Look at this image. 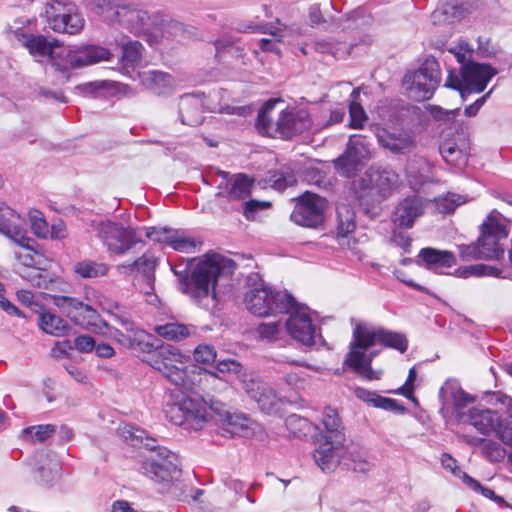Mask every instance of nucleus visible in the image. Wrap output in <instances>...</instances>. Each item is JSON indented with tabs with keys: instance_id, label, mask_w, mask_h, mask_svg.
I'll return each mask as SVG.
<instances>
[{
	"instance_id": "obj_48",
	"label": "nucleus",
	"mask_w": 512,
	"mask_h": 512,
	"mask_svg": "<svg viewBox=\"0 0 512 512\" xmlns=\"http://www.w3.org/2000/svg\"><path fill=\"white\" fill-rule=\"evenodd\" d=\"M434 201L438 212L448 214L463 204L465 202V198L459 194L447 193L435 198Z\"/></svg>"
},
{
	"instance_id": "obj_22",
	"label": "nucleus",
	"mask_w": 512,
	"mask_h": 512,
	"mask_svg": "<svg viewBox=\"0 0 512 512\" xmlns=\"http://www.w3.org/2000/svg\"><path fill=\"white\" fill-rule=\"evenodd\" d=\"M343 443H338L336 438L330 439L322 436L317 442L313 458L316 464L323 470H331L336 467L343 456Z\"/></svg>"
},
{
	"instance_id": "obj_40",
	"label": "nucleus",
	"mask_w": 512,
	"mask_h": 512,
	"mask_svg": "<svg viewBox=\"0 0 512 512\" xmlns=\"http://www.w3.org/2000/svg\"><path fill=\"white\" fill-rule=\"evenodd\" d=\"M39 315V327L45 333L60 337L68 332L69 325L60 316L46 312L45 309L41 310Z\"/></svg>"
},
{
	"instance_id": "obj_43",
	"label": "nucleus",
	"mask_w": 512,
	"mask_h": 512,
	"mask_svg": "<svg viewBox=\"0 0 512 512\" xmlns=\"http://www.w3.org/2000/svg\"><path fill=\"white\" fill-rule=\"evenodd\" d=\"M143 46L138 41L129 40L122 45L121 65L125 74L130 73V69L140 61L142 57Z\"/></svg>"
},
{
	"instance_id": "obj_53",
	"label": "nucleus",
	"mask_w": 512,
	"mask_h": 512,
	"mask_svg": "<svg viewBox=\"0 0 512 512\" xmlns=\"http://www.w3.org/2000/svg\"><path fill=\"white\" fill-rule=\"evenodd\" d=\"M260 338L270 342L279 341L284 335V330L279 322L261 323L257 327Z\"/></svg>"
},
{
	"instance_id": "obj_6",
	"label": "nucleus",
	"mask_w": 512,
	"mask_h": 512,
	"mask_svg": "<svg viewBox=\"0 0 512 512\" xmlns=\"http://www.w3.org/2000/svg\"><path fill=\"white\" fill-rule=\"evenodd\" d=\"M379 328L372 324L357 321L354 323V373L364 380H379L382 370H374L371 367L372 360L379 351L370 350L378 343Z\"/></svg>"
},
{
	"instance_id": "obj_51",
	"label": "nucleus",
	"mask_w": 512,
	"mask_h": 512,
	"mask_svg": "<svg viewBox=\"0 0 512 512\" xmlns=\"http://www.w3.org/2000/svg\"><path fill=\"white\" fill-rule=\"evenodd\" d=\"M481 453L490 462H501L506 456V450L498 442L491 439L483 441Z\"/></svg>"
},
{
	"instance_id": "obj_15",
	"label": "nucleus",
	"mask_w": 512,
	"mask_h": 512,
	"mask_svg": "<svg viewBox=\"0 0 512 512\" xmlns=\"http://www.w3.org/2000/svg\"><path fill=\"white\" fill-rule=\"evenodd\" d=\"M50 297L58 310L66 315L75 325L89 329L90 326L96 324L98 313L91 305L84 303L76 297L64 295H52Z\"/></svg>"
},
{
	"instance_id": "obj_18",
	"label": "nucleus",
	"mask_w": 512,
	"mask_h": 512,
	"mask_svg": "<svg viewBox=\"0 0 512 512\" xmlns=\"http://www.w3.org/2000/svg\"><path fill=\"white\" fill-rule=\"evenodd\" d=\"M0 233L6 235L20 247L31 251L33 239L27 236L20 215L0 201Z\"/></svg>"
},
{
	"instance_id": "obj_55",
	"label": "nucleus",
	"mask_w": 512,
	"mask_h": 512,
	"mask_svg": "<svg viewBox=\"0 0 512 512\" xmlns=\"http://www.w3.org/2000/svg\"><path fill=\"white\" fill-rule=\"evenodd\" d=\"M216 350L213 346L207 344L198 345L193 353L194 360L197 363L211 364L216 360Z\"/></svg>"
},
{
	"instance_id": "obj_59",
	"label": "nucleus",
	"mask_w": 512,
	"mask_h": 512,
	"mask_svg": "<svg viewBox=\"0 0 512 512\" xmlns=\"http://www.w3.org/2000/svg\"><path fill=\"white\" fill-rule=\"evenodd\" d=\"M416 376H417L416 369H415V367H412L409 370L408 377H407L404 385H402L401 387H399L397 389L389 390V391H387V393L403 395L406 398L415 401V397L413 395V389H414L413 382L415 381Z\"/></svg>"
},
{
	"instance_id": "obj_35",
	"label": "nucleus",
	"mask_w": 512,
	"mask_h": 512,
	"mask_svg": "<svg viewBox=\"0 0 512 512\" xmlns=\"http://www.w3.org/2000/svg\"><path fill=\"white\" fill-rule=\"evenodd\" d=\"M252 181L248 178L246 174L239 173L236 174L233 181L230 184V187L226 192L218 191L216 193V198L220 201L222 199L230 200H244L251 193Z\"/></svg>"
},
{
	"instance_id": "obj_10",
	"label": "nucleus",
	"mask_w": 512,
	"mask_h": 512,
	"mask_svg": "<svg viewBox=\"0 0 512 512\" xmlns=\"http://www.w3.org/2000/svg\"><path fill=\"white\" fill-rule=\"evenodd\" d=\"M496 74L497 71L492 66L470 61L461 66L459 74L449 71L444 86L458 91L464 97L467 93L484 91L488 82Z\"/></svg>"
},
{
	"instance_id": "obj_17",
	"label": "nucleus",
	"mask_w": 512,
	"mask_h": 512,
	"mask_svg": "<svg viewBox=\"0 0 512 512\" xmlns=\"http://www.w3.org/2000/svg\"><path fill=\"white\" fill-rule=\"evenodd\" d=\"M312 126L310 115L305 110H283L273 125L272 135L291 139L308 131Z\"/></svg>"
},
{
	"instance_id": "obj_37",
	"label": "nucleus",
	"mask_w": 512,
	"mask_h": 512,
	"mask_svg": "<svg viewBox=\"0 0 512 512\" xmlns=\"http://www.w3.org/2000/svg\"><path fill=\"white\" fill-rule=\"evenodd\" d=\"M18 39L23 43V46L33 57L38 58L37 61H41L42 58L49 57L55 44V41L49 42L42 35L21 34V38Z\"/></svg>"
},
{
	"instance_id": "obj_12",
	"label": "nucleus",
	"mask_w": 512,
	"mask_h": 512,
	"mask_svg": "<svg viewBox=\"0 0 512 512\" xmlns=\"http://www.w3.org/2000/svg\"><path fill=\"white\" fill-rule=\"evenodd\" d=\"M107 311L123 327L125 332L111 327L107 323H103L99 328L107 330V333H104V337L136 351L148 347L147 339H151V335L146 333L143 329L136 327L130 318L123 314L122 307L119 304L115 303L111 305Z\"/></svg>"
},
{
	"instance_id": "obj_30",
	"label": "nucleus",
	"mask_w": 512,
	"mask_h": 512,
	"mask_svg": "<svg viewBox=\"0 0 512 512\" xmlns=\"http://www.w3.org/2000/svg\"><path fill=\"white\" fill-rule=\"evenodd\" d=\"M203 100L195 94H185L179 101V116L182 124L198 126L203 122Z\"/></svg>"
},
{
	"instance_id": "obj_25",
	"label": "nucleus",
	"mask_w": 512,
	"mask_h": 512,
	"mask_svg": "<svg viewBox=\"0 0 512 512\" xmlns=\"http://www.w3.org/2000/svg\"><path fill=\"white\" fill-rule=\"evenodd\" d=\"M440 153L447 164L461 169L468 163L469 142L464 136L443 141L440 145Z\"/></svg>"
},
{
	"instance_id": "obj_50",
	"label": "nucleus",
	"mask_w": 512,
	"mask_h": 512,
	"mask_svg": "<svg viewBox=\"0 0 512 512\" xmlns=\"http://www.w3.org/2000/svg\"><path fill=\"white\" fill-rule=\"evenodd\" d=\"M370 158V144L365 141V138L354 134V172L359 164L366 163Z\"/></svg>"
},
{
	"instance_id": "obj_38",
	"label": "nucleus",
	"mask_w": 512,
	"mask_h": 512,
	"mask_svg": "<svg viewBox=\"0 0 512 512\" xmlns=\"http://www.w3.org/2000/svg\"><path fill=\"white\" fill-rule=\"evenodd\" d=\"M110 266L104 262L84 259L73 265V272L82 279L104 277L108 274Z\"/></svg>"
},
{
	"instance_id": "obj_52",
	"label": "nucleus",
	"mask_w": 512,
	"mask_h": 512,
	"mask_svg": "<svg viewBox=\"0 0 512 512\" xmlns=\"http://www.w3.org/2000/svg\"><path fill=\"white\" fill-rule=\"evenodd\" d=\"M164 413L167 420L172 424L187 428L186 416L184 408L181 406V400L173 403L167 402Z\"/></svg>"
},
{
	"instance_id": "obj_34",
	"label": "nucleus",
	"mask_w": 512,
	"mask_h": 512,
	"mask_svg": "<svg viewBox=\"0 0 512 512\" xmlns=\"http://www.w3.org/2000/svg\"><path fill=\"white\" fill-rule=\"evenodd\" d=\"M147 348L138 349L137 351L145 353L144 361L148 363L153 369L158 370L162 373V369H165L166 366H163L164 360H167V356H175L178 355V348L166 344L158 347H154L150 342V339H147Z\"/></svg>"
},
{
	"instance_id": "obj_63",
	"label": "nucleus",
	"mask_w": 512,
	"mask_h": 512,
	"mask_svg": "<svg viewBox=\"0 0 512 512\" xmlns=\"http://www.w3.org/2000/svg\"><path fill=\"white\" fill-rule=\"evenodd\" d=\"M16 295L19 302L30 307L36 313L39 314V312L44 309V307L35 300V296L31 291L24 289L18 290Z\"/></svg>"
},
{
	"instance_id": "obj_41",
	"label": "nucleus",
	"mask_w": 512,
	"mask_h": 512,
	"mask_svg": "<svg viewBox=\"0 0 512 512\" xmlns=\"http://www.w3.org/2000/svg\"><path fill=\"white\" fill-rule=\"evenodd\" d=\"M158 264L157 258L150 252H146L131 263L117 266V270L122 273L140 272L150 276Z\"/></svg>"
},
{
	"instance_id": "obj_13",
	"label": "nucleus",
	"mask_w": 512,
	"mask_h": 512,
	"mask_svg": "<svg viewBox=\"0 0 512 512\" xmlns=\"http://www.w3.org/2000/svg\"><path fill=\"white\" fill-rule=\"evenodd\" d=\"M328 205L326 198L306 191L296 198L290 219L299 226L317 228L324 223Z\"/></svg>"
},
{
	"instance_id": "obj_21",
	"label": "nucleus",
	"mask_w": 512,
	"mask_h": 512,
	"mask_svg": "<svg viewBox=\"0 0 512 512\" xmlns=\"http://www.w3.org/2000/svg\"><path fill=\"white\" fill-rule=\"evenodd\" d=\"M425 201L417 196H408L403 199L395 208L392 214V221L401 228L410 229L415 221L424 213Z\"/></svg>"
},
{
	"instance_id": "obj_26",
	"label": "nucleus",
	"mask_w": 512,
	"mask_h": 512,
	"mask_svg": "<svg viewBox=\"0 0 512 512\" xmlns=\"http://www.w3.org/2000/svg\"><path fill=\"white\" fill-rule=\"evenodd\" d=\"M336 222V239L339 245L349 247L352 233V209L348 197L339 198L336 203Z\"/></svg>"
},
{
	"instance_id": "obj_47",
	"label": "nucleus",
	"mask_w": 512,
	"mask_h": 512,
	"mask_svg": "<svg viewBox=\"0 0 512 512\" xmlns=\"http://www.w3.org/2000/svg\"><path fill=\"white\" fill-rule=\"evenodd\" d=\"M56 433V426L52 424L30 426L23 430L26 439L33 442H44Z\"/></svg>"
},
{
	"instance_id": "obj_36",
	"label": "nucleus",
	"mask_w": 512,
	"mask_h": 512,
	"mask_svg": "<svg viewBox=\"0 0 512 512\" xmlns=\"http://www.w3.org/2000/svg\"><path fill=\"white\" fill-rule=\"evenodd\" d=\"M73 58L74 50L69 47L59 45L55 40V44L49 55L50 63L55 70L66 75L70 69H75Z\"/></svg>"
},
{
	"instance_id": "obj_60",
	"label": "nucleus",
	"mask_w": 512,
	"mask_h": 512,
	"mask_svg": "<svg viewBox=\"0 0 512 512\" xmlns=\"http://www.w3.org/2000/svg\"><path fill=\"white\" fill-rule=\"evenodd\" d=\"M495 435L504 445L512 447V421L500 419Z\"/></svg>"
},
{
	"instance_id": "obj_31",
	"label": "nucleus",
	"mask_w": 512,
	"mask_h": 512,
	"mask_svg": "<svg viewBox=\"0 0 512 512\" xmlns=\"http://www.w3.org/2000/svg\"><path fill=\"white\" fill-rule=\"evenodd\" d=\"M138 77L146 89L157 95L170 93L174 86L172 75L164 71H143L138 73Z\"/></svg>"
},
{
	"instance_id": "obj_1",
	"label": "nucleus",
	"mask_w": 512,
	"mask_h": 512,
	"mask_svg": "<svg viewBox=\"0 0 512 512\" xmlns=\"http://www.w3.org/2000/svg\"><path fill=\"white\" fill-rule=\"evenodd\" d=\"M94 10L106 21L145 37L152 46L169 40L172 31L179 30L178 23L164 22L141 5L126 0H96Z\"/></svg>"
},
{
	"instance_id": "obj_14",
	"label": "nucleus",
	"mask_w": 512,
	"mask_h": 512,
	"mask_svg": "<svg viewBox=\"0 0 512 512\" xmlns=\"http://www.w3.org/2000/svg\"><path fill=\"white\" fill-rule=\"evenodd\" d=\"M49 27L58 33L78 34L84 27V18L71 4L54 1L46 6Z\"/></svg>"
},
{
	"instance_id": "obj_46",
	"label": "nucleus",
	"mask_w": 512,
	"mask_h": 512,
	"mask_svg": "<svg viewBox=\"0 0 512 512\" xmlns=\"http://www.w3.org/2000/svg\"><path fill=\"white\" fill-rule=\"evenodd\" d=\"M155 332L168 340L179 341L190 335L189 327L180 323H167L157 326Z\"/></svg>"
},
{
	"instance_id": "obj_4",
	"label": "nucleus",
	"mask_w": 512,
	"mask_h": 512,
	"mask_svg": "<svg viewBox=\"0 0 512 512\" xmlns=\"http://www.w3.org/2000/svg\"><path fill=\"white\" fill-rule=\"evenodd\" d=\"M509 225L497 210H492L480 226L476 242L459 245V255L463 260L500 259L504 255L501 240L507 239Z\"/></svg>"
},
{
	"instance_id": "obj_61",
	"label": "nucleus",
	"mask_w": 512,
	"mask_h": 512,
	"mask_svg": "<svg viewBox=\"0 0 512 512\" xmlns=\"http://www.w3.org/2000/svg\"><path fill=\"white\" fill-rule=\"evenodd\" d=\"M25 277L34 287L37 288L47 289L51 283V279L48 277V274L40 269L34 268L30 270L28 275Z\"/></svg>"
},
{
	"instance_id": "obj_44",
	"label": "nucleus",
	"mask_w": 512,
	"mask_h": 512,
	"mask_svg": "<svg viewBox=\"0 0 512 512\" xmlns=\"http://www.w3.org/2000/svg\"><path fill=\"white\" fill-rule=\"evenodd\" d=\"M378 343L386 347L398 350L404 353L408 348V340L405 335L379 327Z\"/></svg>"
},
{
	"instance_id": "obj_42",
	"label": "nucleus",
	"mask_w": 512,
	"mask_h": 512,
	"mask_svg": "<svg viewBox=\"0 0 512 512\" xmlns=\"http://www.w3.org/2000/svg\"><path fill=\"white\" fill-rule=\"evenodd\" d=\"M322 423L326 430V435L330 439L336 438L338 443H344L342 421L336 409L326 407L323 411Z\"/></svg>"
},
{
	"instance_id": "obj_5",
	"label": "nucleus",
	"mask_w": 512,
	"mask_h": 512,
	"mask_svg": "<svg viewBox=\"0 0 512 512\" xmlns=\"http://www.w3.org/2000/svg\"><path fill=\"white\" fill-rule=\"evenodd\" d=\"M398 184L399 175L392 169L370 167L360 177L354 197L363 212L372 216L377 214L379 204L393 194Z\"/></svg>"
},
{
	"instance_id": "obj_20",
	"label": "nucleus",
	"mask_w": 512,
	"mask_h": 512,
	"mask_svg": "<svg viewBox=\"0 0 512 512\" xmlns=\"http://www.w3.org/2000/svg\"><path fill=\"white\" fill-rule=\"evenodd\" d=\"M376 137L379 145L393 154L409 153L416 146L412 132L405 129L389 130L379 128L377 129Z\"/></svg>"
},
{
	"instance_id": "obj_8",
	"label": "nucleus",
	"mask_w": 512,
	"mask_h": 512,
	"mask_svg": "<svg viewBox=\"0 0 512 512\" xmlns=\"http://www.w3.org/2000/svg\"><path fill=\"white\" fill-rule=\"evenodd\" d=\"M293 303L294 297L291 294L276 291L263 280L250 287L244 296L247 310L259 317L287 312Z\"/></svg>"
},
{
	"instance_id": "obj_57",
	"label": "nucleus",
	"mask_w": 512,
	"mask_h": 512,
	"mask_svg": "<svg viewBox=\"0 0 512 512\" xmlns=\"http://www.w3.org/2000/svg\"><path fill=\"white\" fill-rule=\"evenodd\" d=\"M276 23L278 27H274L272 24L267 25H256V26H249L248 29L251 31H259L266 33L268 32L270 35H272L278 42L281 41V39L285 36L286 31H288V27L284 24H282L279 19L276 20Z\"/></svg>"
},
{
	"instance_id": "obj_23",
	"label": "nucleus",
	"mask_w": 512,
	"mask_h": 512,
	"mask_svg": "<svg viewBox=\"0 0 512 512\" xmlns=\"http://www.w3.org/2000/svg\"><path fill=\"white\" fill-rule=\"evenodd\" d=\"M439 396L444 400L451 401L452 413L458 421H464L467 418L465 409L476 401L475 396L468 394L456 382L452 381H447L441 387Z\"/></svg>"
},
{
	"instance_id": "obj_54",
	"label": "nucleus",
	"mask_w": 512,
	"mask_h": 512,
	"mask_svg": "<svg viewBox=\"0 0 512 512\" xmlns=\"http://www.w3.org/2000/svg\"><path fill=\"white\" fill-rule=\"evenodd\" d=\"M463 482L473 491L481 493L484 497L494 500L496 502L503 501L502 497L497 496L495 492L487 487L482 486L477 480L470 477L468 474L463 473Z\"/></svg>"
},
{
	"instance_id": "obj_62",
	"label": "nucleus",
	"mask_w": 512,
	"mask_h": 512,
	"mask_svg": "<svg viewBox=\"0 0 512 512\" xmlns=\"http://www.w3.org/2000/svg\"><path fill=\"white\" fill-rule=\"evenodd\" d=\"M271 204L265 201L249 200L244 203L243 214L247 220H254L258 211L270 207Z\"/></svg>"
},
{
	"instance_id": "obj_28",
	"label": "nucleus",
	"mask_w": 512,
	"mask_h": 512,
	"mask_svg": "<svg viewBox=\"0 0 512 512\" xmlns=\"http://www.w3.org/2000/svg\"><path fill=\"white\" fill-rule=\"evenodd\" d=\"M184 408L187 429L199 430L209 419L207 402L203 399L184 397L181 399Z\"/></svg>"
},
{
	"instance_id": "obj_27",
	"label": "nucleus",
	"mask_w": 512,
	"mask_h": 512,
	"mask_svg": "<svg viewBox=\"0 0 512 512\" xmlns=\"http://www.w3.org/2000/svg\"><path fill=\"white\" fill-rule=\"evenodd\" d=\"M500 419L497 412L483 406H476L467 411V418L463 422L473 426L479 433L489 435L496 431Z\"/></svg>"
},
{
	"instance_id": "obj_29",
	"label": "nucleus",
	"mask_w": 512,
	"mask_h": 512,
	"mask_svg": "<svg viewBox=\"0 0 512 512\" xmlns=\"http://www.w3.org/2000/svg\"><path fill=\"white\" fill-rule=\"evenodd\" d=\"M186 361V356L183 355L178 349V355L175 356H167V360H164L163 366H166L165 369H162V374L166 377L171 383L176 386H180L184 389L192 388V381L188 377V371L184 367H180L177 364L183 365Z\"/></svg>"
},
{
	"instance_id": "obj_33",
	"label": "nucleus",
	"mask_w": 512,
	"mask_h": 512,
	"mask_svg": "<svg viewBox=\"0 0 512 512\" xmlns=\"http://www.w3.org/2000/svg\"><path fill=\"white\" fill-rule=\"evenodd\" d=\"M73 50L75 68L93 65L100 61L108 60L111 56L108 49L97 45H86Z\"/></svg>"
},
{
	"instance_id": "obj_7",
	"label": "nucleus",
	"mask_w": 512,
	"mask_h": 512,
	"mask_svg": "<svg viewBox=\"0 0 512 512\" xmlns=\"http://www.w3.org/2000/svg\"><path fill=\"white\" fill-rule=\"evenodd\" d=\"M91 226L103 247L112 256H124L138 244H144L135 227L112 220L92 222Z\"/></svg>"
},
{
	"instance_id": "obj_24",
	"label": "nucleus",
	"mask_w": 512,
	"mask_h": 512,
	"mask_svg": "<svg viewBox=\"0 0 512 512\" xmlns=\"http://www.w3.org/2000/svg\"><path fill=\"white\" fill-rule=\"evenodd\" d=\"M418 259L425 268L439 274L456 265V257L452 252L432 247L422 248L418 253Z\"/></svg>"
},
{
	"instance_id": "obj_45",
	"label": "nucleus",
	"mask_w": 512,
	"mask_h": 512,
	"mask_svg": "<svg viewBox=\"0 0 512 512\" xmlns=\"http://www.w3.org/2000/svg\"><path fill=\"white\" fill-rule=\"evenodd\" d=\"M279 102H281L280 99H270L264 103L259 111L256 125L261 133L272 136L275 121L270 117V113Z\"/></svg>"
},
{
	"instance_id": "obj_49",
	"label": "nucleus",
	"mask_w": 512,
	"mask_h": 512,
	"mask_svg": "<svg viewBox=\"0 0 512 512\" xmlns=\"http://www.w3.org/2000/svg\"><path fill=\"white\" fill-rule=\"evenodd\" d=\"M334 167L339 175L346 178L352 176V135L348 137L346 151L334 160Z\"/></svg>"
},
{
	"instance_id": "obj_56",
	"label": "nucleus",
	"mask_w": 512,
	"mask_h": 512,
	"mask_svg": "<svg viewBox=\"0 0 512 512\" xmlns=\"http://www.w3.org/2000/svg\"><path fill=\"white\" fill-rule=\"evenodd\" d=\"M31 229L39 238H47L49 235V225L39 211H34L30 215Z\"/></svg>"
},
{
	"instance_id": "obj_9",
	"label": "nucleus",
	"mask_w": 512,
	"mask_h": 512,
	"mask_svg": "<svg viewBox=\"0 0 512 512\" xmlns=\"http://www.w3.org/2000/svg\"><path fill=\"white\" fill-rule=\"evenodd\" d=\"M441 79L439 62L434 57H428L418 69L405 74L403 86L410 98L415 101H425L434 95Z\"/></svg>"
},
{
	"instance_id": "obj_3",
	"label": "nucleus",
	"mask_w": 512,
	"mask_h": 512,
	"mask_svg": "<svg viewBox=\"0 0 512 512\" xmlns=\"http://www.w3.org/2000/svg\"><path fill=\"white\" fill-rule=\"evenodd\" d=\"M122 435L132 446L143 444L150 451V455L143 456L140 462L139 471L143 475L163 489H170L181 480V462L177 454L165 447L156 446V440L148 437L140 428L125 426Z\"/></svg>"
},
{
	"instance_id": "obj_2",
	"label": "nucleus",
	"mask_w": 512,
	"mask_h": 512,
	"mask_svg": "<svg viewBox=\"0 0 512 512\" xmlns=\"http://www.w3.org/2000/svg\"><path fill=\"white\" fill-rule=\"evenodd\" d=\"M232 260L219 254L206 255L192 269L187 272V265L172 266L174 275L178 278L180 289L188 294L199 306L208 309L216 305L215 286L217 281L234 270Z\"/></svg>"
},
{
	"instance_id": "obj_19",
	"label": "nucleus",
	"mask_w": 512,
	"mask_h": 512,
	"mask_svg": "<svg viewBox=\"0 0 512 512\" xmlns=\"http://www.w3.org/2000/svg\"><path fill=\"white\" fill-rule=\"evenodd\" d=\"M242 389L258 404L259 409L265 414H274L279 411L281 400L276 392L266 383L250 377L242 381Z\"/></svg>"
},
{
	"instance_id": "obj_58",
	"label": "nucleus",
	"mask_w": 512,
	"mask_h": 512,
	"mask_svg": "<svg viewBox=\"0 0 512 512\" xmlns=\"http://www.w3.org/2000/svg\"><path fill=\"white\" fill-rule=\"evenodd\" d=\"M459 275L461 277L467 278L472 275L476 276H483V275H490V276H498L499 270L497 268L479 264V265H473L469 267H465L463 270L460 271Z\"/></svg>"
},
{
	"instance_id": "obj_16",
	"label": "nucleus",
	"mask_w": 512,
	"mask_h": 512,
	"mask_svg": "<svg viewBox=\"0 0 512 512\" xmlns=\"http://www.w3.org/2000/svg\"><path fill=\"white\" fill-rule=\"evenodd\" d=\"M146 236L152 241L164 243L173 250L182 253H193L201 246L200 241H197L183 230L149 227L146 229Z\"/></svg>"
},
{
	"instance_id": "obj_39",
	"label": "nucleus",
	"mask_w": 512,
	"mask_h": 512,
	"mask_svg": "<svg viewBox=\"0 0 512 512\" xmlns=\"http://www.w3.org/2000/svg\"><path fill=\"white\" fill-rule=\"evenodd\" d=\"M224 423L233 435L248 437L253 432V421L240 412H225Z\"/></svg>"
},
{
	"instance_id": "obj_11",
	"label": "nucleus",
	"mask_w": 512,
	"mask_h": 512,
	"mask_svg": "<svg viewBox=\"0 0 512 512\" xmlns=\"http://www.w3.org/2000/svg\"><path fill=\"white\" fill-rule=\"evenodd\" d=\"M286 314H290L286 321L289 335L305 346L324 347L326 342L313 323L307 306L299 304L295 299L293 306Z\"/></svg>"
},
{
	"instance_id": "obj_32",
	"label": "nucleus",
	"mask_w": 512,
	"mask_h": 512,
	"mask_svg": "<svg viewBox=\"0 0 512 512\" xmlns=\"http://www.w3.org/2000/svg\"><path fill=\"white\" fill-rule=\"evenodd\" d=\"M354 395L368 406L379 408L385 411L404 412L405 408L397 400L383 397L375 391L362 387H354Z\"/></svg>"
},
{
	"instance_id": "obj_64",
	"label": "nucleus",
	"mask_w": 512,
	"mask_h": 512,
	"mask_svg": "<svg viewBox=\"0 0 512 512\" xmlns=\"http://www.w3.org/2000/svg\"><path fill=\"white\" fill-rule=\"evenodd\" d=\"M306 373L304 372H289L285 374L284 381L293 389H303L306 386Z\"/></svg>"
}]
</instances>
